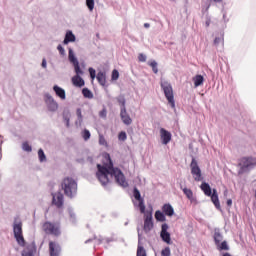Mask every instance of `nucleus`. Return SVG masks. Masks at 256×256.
<instances>
[{
    "instance_id": "obj_1",
    "label": "nucleus",
    "mask_w": 256,
    "mask_h": 256,
    "mask_svg": "<svg viewBox=\"0 0 256 256\" xmlns=\"http://www.w3.org/2000/svg\"><path fill=\"white\" fill-rule=\"evenodd\" d=\"M105 159H107L108 163H105L104 165L97 164L98 170L96 172V177L98 181H100L101 185L105 187V185L109 183L110 175V177H114L117 185H119L120 187H129V183L125 178V174H123V171H121V169L113 165V160H111V155H109V153L105 154Z\"/></svg>"
},
{
    "instance_id": "obj_2",
    "label": "nucleus",
    "mask_w": 256,
    "mask_h": 256,
    "mask_svg": "<svg viewBox=\"0 0 256 256\" xmlns=\"http://www.w3.org/2000/svg\"><path fill=\"white\" fill-rule=\"evenodd\" d=\"M133 197L137 202L134 203V207H138L140 210V213H145L144 215V231L145 233H149L153 229V208H150V211L147 210L145 212V199L141 197V192L137 187H134L133 189Z\"/></svg>"
},
{
    "instance_id": "obj_3",
    "label": "nucleus",
    "mask_w": 256,
    "mask_h": 256,
    "mask_svg": "<svg viewBox=\"0 0 256 256\" xmlns=\"http://www.w3.org/2000/svg\"><path fill=\"white\" fill-rule=\"evenodd\" d=\"M68 61L73 65L76 75L72 77V83L74 87H85V80L81 77L85 72L81 70L79 60L75 56V52L72 48H68Z\"/></svg>"
},
{
    "instance_id": "obj_4",
    "label": "nucleus",
    "mask_w": 256,
    "mask_h": 256,
    "mask_svg": "<svg viewBox=\"0 0 256 256\" xmlns=\"http://www.w3.org/2000/svg\"><path fill=\"white\" fill-rule=\"evenodd\" d=\"M61 187L64 191V195L69 197V199H73V197L77 195V181H75V179L71 177L64 178Z\"/></svg>"
},
{
    "instance_id": "obj_5",
    "label": "nucleus",
    "mask_w": 256,
    "mask_h": 256,
    "mask_svg": "<svg viewBox=\"0 0 256 256\" xmlns=\"http://www.w3.org/2000/svg\"><path fill=\"white\" fill-rule=\"evenodd\" d=\"M163 91L169 107L175 109V93L173 92V86L170 84L163 86Z\"/></svg>"
},
{
    "instance_id": "obj_6",
    "label": "nucleus",
    "mask_w": 256,
    "mask_h": 256,
    "mask_svg": "<svg viewBox=\"0 0 256 256\" xmlns=\"http://www.w3.org/2000/svg\"><path fill=\"white\" fill-rule=\"evenodd\" d=\"M44 102L50 113H55L59 109V103H57V101H55V98H53V96H51V94L49 93L44 94Z\"/></svg>"
},
{
    "instance_id": "obj_7",
    "label": "nucleus",
    "mask_w": 256,
    "mask_h": 256,
    "mask_svg": "<svg viewBox=\"0 0 256 256\" xmlns=\"http://www.w3.org/2000/svg\"><path fill=\"white\" fill-rule=\"evenodd\" d=\"M191 174L194 177L195 181H203V176L201 174V168H199V164H197V160L195 158L192 159L191 164Z\"/></svg>"
},
{
    "instance_id": "obj_8",
    "label": "nucleus",
    "mask_w": 256,
    "mask_h": 256,
    "mask_svg": "<svg viewBox=\"0 0 256 256\" xmlns=\"http://www.w3.org/2000/svg\"><path fill=\"white\" fill-rule=\"evenodd\" d=\"M43 231H45V233L50 235H56V236L61 235V231L59 230V228L55 227V225L51 222H45L43 224Z\"/></svg>"
},
{
    "instance_id": "obj_9",
    "label": "nucleus",
    "mask_w": 256,
    "mask_h": 256,
    "mask_svg": "<svg viewBox=\"0 0 256 256\" xmlns=\"http://www.w3.org/2000/svg\"><path fill=\"white\" fill-rule=\"evenodd\" d=\"M165 215L167 217H173V215H175V209H173V206H171V204H164L162 207V214H161L162 223L166 221Z\"/></svg>"
},
{
    "instance_id": "obj_10",
    "label": "nucleus",
    "mask_w": 256,
    "mask_h": 256,
    "mask_svg": "<svg viewBox=\"0 0 256 256\" xmlns=\"http://www.w3.org/2000/svg\"><path fill=\"white\" fill-rule=\"evenodd\" d=\"M35 253H37V244L35 242H32L25 246V248L22 250L21 255L22 256H35Z\"/></svg>"
},
{
    "instance_id": "obj_11",
    "label": "nucleus",
    "mask_w": 256,
    "mask_h": 256,
    "mask_svg": "<svg viewBox=\"0 0 256 256\" xmlns=\"http://www.w3.org/2000/svg\"><path fill=\"white\" fill-rule=\"evenodd\" d=\"M49 253L50 256H61V245L57 242H49Z\"/></svg>"
},
{
    "instance_id": "obj_12",
    "label": "nucleus",
    "mask_w": 256,
    "mask_h": 256,
    "mask_svg": "<svg viewBox=\"0 0 256 256\" xmlns=\"http://www.w3.org/2000/svg\"><path fill=\"white\" fill-rule=\"evenodd\" d=\"M64 197L61 192L56 194H52V205H55L57 209H61L63 207Z\"/></svg>"
},
{
    "instance_id": "obj_13",
    "label": "nucleus",
    "mask_w": 256,
    "mask_h": 256,
    "mask_svg": "<svg viewBox=\"0 0 256 256\" xmlns=\"http://www.w3.org/2000/svg\"><path fill=\"white\" fill-rule=\"evenodd\" d=\"M243 169H253L256 167V158L253 157H245L242 159Z\"/></svg>"
},
{
    "instance_id": "obj_14",
    "label": "nucleus",
    "mask_w": 256,
    "mask_h": 256,
    "mask_svg": "<svg viewBox=\"0 0 256 256\" xmlns=\"http://www.w3.org/2000/svg\"><path fill=\"white\" fill-rule=\"evenodd\" d=\"M96 79L99 83V85H101L102 87H105V89H107V87H109V84H107V74L103 71H100L97 73Z\"/></svg>"
},
{
    "instance_id": "obj_15",
    "label": "nucleus",
    "mask_w": 256,
    "mask_h": 256,
    "mask_svg": "<svg viewBox=\"0 0 256 256\" xmlns=\"http://www.w3.org/2000/svg\"><path fill=\"white\" fill-rule=\"evenodd\" d=\"M172 137L173 136L171 135V132L161 128V139L163 145H169V143H171Z\"/></svg>"
},
{
    "instance_id": "obj_16",
    "label": "nucleus",
    "mask_w": 256,
    "mask_h": 256,
    "mask_svg": "<svg viewBox=\"0 0 256 256\" xmlns=\"http://www.w3.org/2000/svg\"><path fill=\"white\" fill-rule=\"evenodd\" d=\"M77 37L73 34V31L68 30L65 34L63 45H69V43H75Z\"/></svg>"
},
{
    "instance_id": "obj_17",
    "label": "nucleus",
    "mask_w": 256,
    "mask_h": 256,
    "mask_svg": "<svg viewBox=\"0 0 256 256\" xmlns=\"http://www.w3.org/2000/svg\"><path fill=\"white\" fill-rule=\"evenodd\" d=\"M13 234L15 235H23V222H17V219L14 220L13 223Z\"/></svg>"
},
{
    "instance_id": "obj_18",
    "label": "nucleus",
    "mask_w": 256,
    "mask_h": 256,
    "mask_svg": "<svg viewBox=\"0 0 256 256\" xmlns=\"http://www.w3.org/2000/svg\"><path fill=\"white\" fill-rule=\"evenodd\" d=\"M53 91L62 101H65L67 99V94L65 93V89L61 88L60 86L54 85Z\"/></svg>"
},
{
    "instance_id": "obj_19",
    "label": "nucleus",
    "mask_w": 256,
    "mask_h": 256,
    "mask_svg": "<svg viewBox=\"0 0 256 256\" xmlns=\"http://www.w3.org/2000/svg\"><path fill=\"white\" fill-rule=\"evenodd\" d=\"M120 118L124 125H131V123H133V119H131V116H129L127 110L120 111Z\"/></svg>"
},
{
    "instance_id": "obj_20",
    "label": "nucleus",
    "mask_w": 256,
    "mask_h": 256,
    "mask_svg": "<svg viewBox=\"0 0 256 256\" xmlns=\"http://www.w3.org/2000/svg\"><path fill=\"white\" fill-rule=\"evenodd\" d=\"M136 256H147V250L141 245V234H138V248Z\"/></svg>"
},
{
    "instance_id": "obj_21",
    "label": "nucleus",
    "mask_w": 256,
    "mask_h": 256,
    "mask_svg": "<svg viewBox=\"0 0 256 256\" xmlns=\"http://www.w3.org/2000/svg\"><path fill=\"white\" fill-rule=\"evenodd\" d=\"M211 201L214 203L216 209H221V203L219 202V195H217V189H213V193L211 194Z\"/></svg>"
},
{
    "instance_id": "obj_22",
    "label": "nucleus",
    "mask_w": 256,
    "mask_h": 256,
    "mask_svg": "<svg viewBox=\"0 0 256 256\" xmlns=\"http://www.w3.org/2000/svg\"><path fill=\"white\" fill-rule=\"evenodd\" d=\"M116 101L118 102V104L120 105V111H126L127 107L125 105H127V100L125 99L124 95H119L116 98Z\"/></svg>"
},
{
    "instance_id": "obj_23",
    "label": "nucleus",
    "mask_w": 256,
    "mask_h": 256,
    "mask_svg": "<svg viewBox=\"0 0 256 256\" xmlns=\"http://www.w3.org/2000/svg\"><path fill=\"white\" fill-rule=\"evenodd\" d=\"M200 189L203 191L204 195L211 197V186L208 183L203 182L200 186Z\"/></svg>"
},
{
    "instance_id": "obj_24",
    "label": "nucleus",
    "mask_w": 256,
    "mask_h": 256,
    "mask_svg": "<svg viewBox=\"0 0 256 256\" xmlns=\"http://www.w3.org/2000/svg\"><path fill=\"white\" fill-rule=\"evenodd\" d=\"M161 239L164 243H167V245L173 244V241H171V233L169 232H161Z\"/></svg>"
},
{
    "instance_id": "obj_25",
    "label": "nucleus",
    "mask_w": 256,
    "mask_h": 256,
    "mask_svg": "<svg viewBox=\"0 0 256 256\" xmlns=\"http://www.w3.org/2000/svg\"><path fill=\"white\" fill-rule=\"evenodd\" d=\"M68 215L70 217V221L73 225L77 224V215L75 214V211L73 210V207H68Z\"/></svg>"
},
{
    "instance_id": "obj_26",
    "label": "nucleus",
    "mask_w": 256,
    "mask_h": 256,
    "mask_svg": "<svg viewBox=\"0 0 256 256\" xmlns=\"http://www.w3.org/2000/svg\"><path fill=\"white\" fill-rule=\"evenodd\" d=\"M184 195H186L187 199H189V201L191 203H193V201H195V197H193V190L189 189V188H183L182 189Z\"/></svg>"
},
{
    "instance_id": "obj_27",
    "label": "nucleus",
    "mask_w": 256,
    "mask_h": 256,
    "mask_svg": "<svg viewBox=\"0 0 256 256\" xmlns=\"http://www.w3.org/2000/svg\"><path fill=\"white\" fill-rule=\"evenodd\" d=\"M14 239H16V243L20 246V247H26V242H25V238L23 237V234H17L14 236Z\"/></svg>"
},
{
    "instance_id": "obj_28",
    "label": "nucleus",
    "mask_w": 256,
    "mask_h": 256,
    "mask_svg": "<svg viewBox=\"0 0 256 256\" xmlns=\"http://www.w3.org/2000/svg\"><path fill=\"white\" fill-rule=\"evenodd\" d=\"M203 81H205V78H203L202 75H196L194 78H193V82H194V86L195 87H200V85L203 84Z\"/></svg>"
},
{
    "instance_id": "obj_29",
    "label": "nucleus",
    "mask_w": 256,
    "mask_h": 256,
    "mask_svg": "<svg viewBox=\"0 0 256 256\" xmlns=\"http://www.w3.org/2000/svg\"><path fill=\"white\" fill-rule=\"evenodd\" d=\"M62 117H63L64 123H66V127L69 128L70 127V121H71V113L63 112Z\"/></svg>"
},
{
    "instance_id": "obj_30",
    "label": "nucleus",
    "mask_w": 256,
    "mask_h": 256,
    "mask_svg": "<svg viewBox=\"0 0 256 256\" xmlns=\"http://www.w3.org/2000/svg\"><path fill=\"white\" fill-rule=\"evenodd\" d=\"M82 95L85 99H93V92H91L89 88H83Z\"/></svg>"
},
{
    "instance_id": "obj_31",
    "label": "nucleus",
    "mask_w": 256,
    "mask_h": 256,
    "mask_svg": "<svg viewBox=\"0 0 256 256\" xmlns=\"http://www.w3.org/2000/svg\"><path fill=\"white\" fill-rule=\"evenodd\" d=\"M38 159L40 163H45V161H47V156L45 155V151H43V149L41 148L38 150Z\"/></svg>"
},
{
    "instance_id": "obj_32",
    "label": "nucleus",
    "mask_w": 256,
    "mask_h": 256,
    "mask_svg": "<svg viewBox=\"0 0 256 256\" xmlns=\"http://www.w3.org/2000/svg\"><path fill=\"white\" fill-rule=\"evenodd\" d=\"M214 241L215 245H219L221 241H223V235H221L220 231H215L214 233Z\"/></svg>"
},
{
    "instance_id": "obj_33",
    "label": "nucleus",
    "mask_w": 256,
    "mask_h": 256,
    "mask_svg": "<svg viewBox=\"0 0 256 256\" xmlns=\"http://www.w3.org/2000/svg\"><path fill=\"white\" fill-rule=\"evenodd\" d=\"M147 64L149 65V67L152 68L153 73L155 74L159 73V69L157 68V61L151 60V61H148Z\"/></svg>"
},
{
    "instance_id": "obj_34",
    "label": "nucleus",
    "mask_w": 256,
    "mask_h": 256,
    "mask_svg": "<svg viewBox=\"0 0 256 256\" xmlns=\"http://www.w3.org/2000/svg\"><path fill=\"white\" fill-rule=\"evenodd\" d=\"M219 251H229V245H227V241L220 242L219 244H216Z\"/></svg>"
},
{
    "instance_id": "obj_35",
    "label": "nucleus",
    "mask_w": 256,
    "mask_h": 256,
    "mask_svg": "<svg viewBox=\"0 0 256 256\" xmlns=\"http://www.w3.org/2000/svg\"><path fill=\"white\" fill-rule=\"evenodd\" d=\"M82 137L84 141H89V139H91V132L88 129H84L82 132Z\"/></svg>"
},
{
    "instance_id": "obj_36",
    "label": "nucleus",
    "mask_w": 256,
    "mask_h": 256,
    "mask_svg": "<svg viewBox=\"0 0 256 256\" xmlns=\"http://www.w3.org/2000/svg\"><path fill=\"white\" fill-rule=\"evenodd\" d=\"M22 149H23V151H27L28 153H31V151H33V148L27 142H24L22 144Z\"/></svg>"
},
{
    "instance_id": "obj_37",
    "label": "nucleus",
    "mask_w": 256,
    "mask_h": 256,
    "mask_svg": "<svg viewBox=\"0 0 256 256\" xmlns=\"http://www.w3.org/2000/svg\"><path fill=\"white\" fill-rule=\"evenodd\" d=\"M117 79H119V70L114 69L112 71L111 80L112 81H117Z\"/></svg>"
},
{
    "instance_id": "obj_38",
    "label": "nucleus",
    "mask_w": 256,
    "mask_h": 256,
    "mask_svg": "<svg viewBox=\"0 0 256 256\" xmlns=\"http://www.w3.org/2000/svg\"><path fill=\"white\" fill-rule=\"evenodd\" d=\"M88 71H89L90 78L92 80L95 79V77L97 78V71H95L93 67H90Z\"/></svg>"
},
{
    "instance_id": "obj_39",
    "label": "nucleus",
    "mask_w": 256,
    "mask_h": 256,
    "mask_svg": "<svg viewBox=\"0 0 256 256\" xmlns=\"http://www.w3.org/2000/svg\"><path fill=\"white\" fill-rule=\"evenodd\" d=\"M119 141H127V133L125 131H121L118 134Z\"/></svg>"
},
{
    "instance_id": "obj_40",
    "label": "nucleus",
    "mask_w": 256,
    "mask_h": 256,
    "mask_svg": "<svg viewBox=\"0 0 256 256\" xmlns=\"http://www.w3.org/2000/svg\"><path fill=\"white\" fill-rule=\"evenodd\" d=\"M162 256H171V248L168 246L161 251Z\"/></svg>"
},
{
    "instance_id": "obj_41",
    "label": "nucleus",
    "mask_w": 256,
    "mask_h": 256,
    "mask_svg": "<svg viewBox=\"0 0 256 256\" xmlns=\"http://www.w3.org/2000/svg\"><path fill=\"white\" fill-rule=\"evenodd\" d=\"M86 7L89 11H93L95 9V1H86Z\"/></svg>"
},
{
    "instance_id": "obj_42",
    "label": "nucleus",
    "mask_w": 256,
    "mask_h": 256,
    "mask_svg": "<svg viewBox=\"0 0 256 256\" xmlns=\"http://www.w3.org/2000/svg\"><path fill=\"white\" fill-rule=\"evenodd\" d=\"M99 145H104L105 147H107V140H105L104 135H99Z\"/></svg>"
},
{
    "instance_id": "obj_43",
    "label": "nucleus",
    "mask_w": 256,
    "mask_h": 256,
    "mask_svg": "<svg viewBox=\"0 0 256 256\" xmlns=\"http://www.w3.org/2000/svg\"><path fill=\"white\" fill-rule=\"evenodd\" d=\"M57 50L59 51V54L62 55V57H65V55H66L65 48H63V46L61 44H59L57 46Z\"/></svg>"
},
{
    "instance_id": "obj_44",
    "label": "nucleus",
    "mask_w": 256,
    "mask_h": 256,
    "mask_svg": "<svg viewBox=\"0 0 256 256\" xmlns=\"http://www.w3.org/2000/svg\"><path fill=\"white\" fill-rule=\"evenodd\" d=\"M138 60L140 61V63H145V61H147V55L141 53L138 55Z\"/></svg>"
},
{
    "instance_id": "obj_45",
    "label": "nucleus",
    "mask_w": 256,
    "mask_h": 256,
    "mask_svg": "<svg viewBox=\"0 0 256 256\" xmlns=\"http://www.w3.org/2000/svg\"><path fill=\"white\" fill-rule=\"evenodd\" d=\"M155 219H156V221L161 222V210H157L155 212Z\"/></svg>"
},
{
    "instance_id": "obj_46",
    "label": "nucleus",
    "mask_w": 256,
    "mask_h": 256,
    "mask_svg": "<svg viewBox=\"0 0 256 256\" xmlns=\"http://www.w3.org/2000/svg\"><path fill=\"white\" fill-rule=\"evenodd\" d=\"M219 43H223V38L222 37H216L214 39V45H219Z\"/></svg>"
},
{
    "instance_id": "obj_47",
    "label": "nucleus",
    "mask_w": 256,
    "mask_h": 256,
    "mask_svg": "<svg viewBox=\"0 0 256 256\" xmlns=\"http://www.w3.org/2000/svg\"><path fill=\"white\" fill-rule=\"evenodd\" d=\"M167 229H169V225L162 224V226H161V233H167Z\"/></svg>"
},
{
    "instance_id": "obj_48",
    "label": "nucleus",
    "mask_w": 256,
    "mask_h": 256,
    "mask_svg": "<svg viewBox=\"0 0 256 256\" xmlns=\"http://www.w3.org/2000/svg\"><path fill=\"white\" fill-rule=\"evenodd\" d=\"M76 114H77L78 119H83V114L81 113V108H77Z\"/></svg>"
},
{
    "instance_id": "obj_49",
    "label": "nucleus",
    "mask_w": 256,
    "mask_h": 256,
    "mask_svg": "<svg viewBox=\"0 0 256 256\" xmlns=\"http://www.w3.org/2000/svg\"><path fill=\"white\" fill-rule=\"evenodd\" d=\"M104 241H105L107 244H110V243H113V241H115V239H113V237H111V238H105Z\"/></svg>"
},
{
    "instance_id": "obj_50",
    "label": "nucleus",
    "mask_w": 256,
    "mask_h": 256,
    "mask_svg": "<svg viewBox=\"0 0 256 256\" xmlns=\"http://www.w3.org/2000/svg\"><path fill=\"white\" fill-rule=\"evenodd\" d=\"M42 67L43 69H47V60L45 58L42 60Z\"/></svg>"
},
{
    "instance_id": "obj_51",
    "label": "nucleus",
    "mask_w": 256,
    "mask_h": 256,
    "mask_svg": "<svg viewBox=\"0 0 256 256\" xmlns=\"http://www.w3.org/2000/svg\"><path fill=\"white\" fill-rule=\"evenodd\" d=\"M100 117H107V112L105 110L101 111Z\"/></svg>"
},
{
    "instance_id": "obj_52",
    "label": "nucleus",
    "mask_w": 256,
    "mask_h": 256,
    "mask_svg": "<svg viewBox=\"0 0 256 256\" xmlns=\"http://www.w3.org/2000/svg\"><path fill=\"white\" fill-rule=\"evenodd\" d=\"M83 123V118H78L76 121V125H81Z\"/></svg>"
},
{
    "instance_id": "obj_53",
    "label": "nucleus",
    "mask_w": 256,
    "mask_h": 256,
    "mask_svg": "<svg viewBox=\"0 0 256 256\" xmlns=\"http://www.w3.org/2000/svg\"><path fill=\"white\" fill-rule=\"evenodd\" d=\"M205 25L206 27H209V25H211V18H207Z\"/></svg>"
},
{
    "instance_id": "obj_54",
    "label": "nucleus",
    "mask_w": 256,
    "mask_h": 256,
    "mask_svg": "<svg viewBox=\"0 0 256 256\" xmlns=\"http://www.w3.org/2000/svg\"><path fill=\"white\" fill-rule=\"evenodd\" d=\"M102 243H103V238L102 237L98 238L96 245H101Z\"/></svg>"
},
{
    "instance_id": "obj_55",
    "label": "nucleus",
    "mask_w": 256,
    "mask_h": 256,
    "mask_svg": "<svg viewBox=\"0 0 256 256\" xmlns=\"http://www.w3.org/2000/svg\"><path fill=\"white\" fill-rule=\"evenodd\" d=\"M226 204L228 205V207H231V205H233V200L228 199Z\"/></svg>"
},
{
    "instance_id": "obj_56",
    "label": "nucleus",
    "mask_w": 256,
    "mask_h": 256,
    "mask_svg": "<svg viewBox=\"0 0 256 256\" xmlns=\"http://www.w3.org/2000/svg\"><path fill=\"white\" fill-rule=\"evenodd\" d=\"M153 251L155 253V256H159V251H157V248L156 247H153Z\"/></svg>"
},
{
    "instance_id": "obj_57",
    "label": "nucleus",
    "mask_w": 256,
    "mask_h": 256,
    "mask_svg": "<svg viewBox=\"0 0 256 256\" xmlns=\"http://www.w3.org/2000/svg\"><path fill=\"white\" fill-rule=\"evenodd\" d=\"M144 27H145V29H149V27H151V24H149V23H144Z\"/></svg>"
},
{
    "instance_id": "obj_58",
    "label": "nucleus",
    "mask_w": 256,
    "mask_h": 256,
    "mask_svg": "<svg viewBox=\"0 0 256 256\" xmlns=\"http://www.w3.org/2000/svg\"><path fill=\"white\" fill-rule=\"evenodd\" d=\"M91 241H93V239H88V240L85 241V243H86V244H87V243H91Z\"/></svg>"
},
{
    "instance_id": "obj_59",
    "label": "nucleus",
    "mask_w": 256,
    "mask_h": 256,
    "mask_svg": "<svg viewBox=\"0 0 256 256\" xmlns=\"http://www.w3.org/2000/svg\"><path fill=\"white\" fill-rule=\"evenodd\" d=\"M125 226H127V225H129V222H125V224H124Z\"/></svg>"
},
{
    "instance_id": "obj_60",
    "label": "nucleus",
    "mask_w": 256,
    "mask_h": 256,
    "mask_svg": "<svg viewBox=\"0 0 256 256\" xmlns=\"http://www.w3.org/2000/svg\"><path fill=\"white\" fill-rule=\"evenodd\" d=\"M94 239H97V236H94Z\"/></svg>"
},
{
    "instance_id": "obj_61",
    "label": "nucleus",
    "mask_w": 256,
    "mask_h": 256,
    "mask_svg": "<svg viewBox=\"0 0 256 256\" xmlns=\"http://www.w3.org/2000/svg\"><path fill=\"white\" fill-rule=\"evenodd\" d=\"M86 1H93V0H86Z\"/></svg>"
}]
</instances>
